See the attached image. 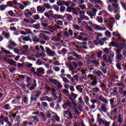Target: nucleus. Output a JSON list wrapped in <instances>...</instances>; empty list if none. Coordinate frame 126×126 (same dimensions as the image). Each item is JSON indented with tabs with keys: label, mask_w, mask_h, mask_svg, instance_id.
I'll return each mask as SVG.
<instances>
[{
	"label": "nucleus",
	"mask_w": 126,
	"mask_h": 126,
	"mask_svg": "<svg viewBox=\"0 0 126 126\" xmlns=\"http://www.w3.org/2000/svg\"><path fill=\"white\" fill-rule=\"evenodd\" d=\"M87 14H88V15H89V16H90L91 18L92 19H93V16H95V15H94V14H93L92 12H90L87 11L86 12Z\"/></svg>",
	"instance_id": "40"
},
{
	"label": "nucleus",
	"mask_w": 126,
	"mask_h": 126,
	"mask_svg": "<svg viewBox=\"0 0 126 126\" xmlns=\"http://www.w3.org/2000/svg\"><path fill=\"white\" fill-rule=\"evenodd\" d=\"M102 90L104 91L105 89H106V86L104 84H101L100 87H99Z\"/></svg>",
	"instance_id": "54"
},
{
	"label": "nucleus",
	"mask_w": 126,
	"mask_h": 126,
	"mask_svg": "<svg viewBox=\"0 0 126 126\" xmlns=\"http://www.w3.org/2000/svg\"><path fill=\"white\" fill-rule=\"evenodd\" d=\"M64 16H67L66 19L67 20H69V21H71L72 19V16L70 14H65Z\"/></svg>",
	"instance_id": "33"
},
{
	"label": "nucleus",
	"mask_w": 126,
	"mask_h": 126,
	"mask_svg": "<svg viewBox=\"0 0 126 126\" xmlns=\"http://www.w3.org/2000/svg\"><path fill=\"white\" fill-rule=\"evenodd\" d=\"M8 63L9 64H11V65H13V66H16V62L12 59H9Z\"/></svg>",
	"instance_id": "19"
},
{
	"label": "nucleus",
	"mask_w": 126,
	"mask_h": 126,
	"mask_svg": "<svg viewBox=\"0 0 126 126\" xmlns=\"http://www.w3.org/2000/svg\"><path fill=\"white\" fill-rule=\"evenodd\" d=\"M107 10L108 11H110V12H113V7L111 5H108L107 6Z\"/></svg>",
	"instance_id": "47"
},
{
	"label": "nucleus",
	"mask_w": 126,
	"mask_h": 126,
	"mask_svg": "<svg viewBox=\"0 0 126 126\" xmlns=\"http://www.w3.org/2000/svg\"><path fill=\"white\" fill-rule=\"evenodd\" d=\"M32 119H33V121L34 122H35V123H39V119H38V117L33 116Z\"/></svg>",
	"instance_id": "49"
},
{
	"label": "nucleus",
	"mask_w": 126,
	"mask_h": 126,
	"mask_svg": "<svg viewBox=\"0 0 126 126\" xmlns=\"http://www.w3.org/2000/svg\"><path fill=\"white\" fill-rule=\"evenodd\" d=\"M68 97H69L70 100L71 101H74L75 99H76V96L75 95H68Z\"/></svg>",
	"instance_id": "31"
},
{
	"label": "nucleus",
	"mask_w": 126,
	"mask_h": 126,
	"mask_svg": "<svg viewBox=\"0 0 126 126\" xmlns=\"http://www.w3.org/2000/svg\"><path fill=\"white\" fill-rule=\"evenodd\" d=\"M53 40L55 42H59V43H63V37L62 36L61 33H59L57 36H55L53 38Z\"/></svg>",
	"instance_id": "3"
},
{
	"label": "nucleus",
	"mask_w": 126,
	"mask_h": 126,
	"mask_svg": "<svg viewBox=\"0 0 126 126\" xmlns=\"http://www.w3.org/2000/svg\"><path fill=\"white\" fill-rule=\"evenodd\" d=\"M78 105L79 106H80V107H82L83 106V99H82V97H80L78 99Z\"/></svg>",
	"instance_id": "30"
},
{
	"label": "nucleus",
	"mask_w": 126,
	"mask_h": 126,
	"mask_svg": "<svg viewBox=\"0 0 126 126\" xmlns=\"http://www.w3.org/2000/svg\"><path fill=\"white\" fill-rule=\"evenodd\" d=\"M33 18L35 20H39V19H40V16L38 14H36L34 16Z\"/></svg>",
	"instance_id": "55"
},
{
	"label": "nucleus",
	"mask_w": 126,
	"mask_h": 126,
	"mask_svg": "<svg viewBox=\"0 0 126 126\" xmlns=\"http://www.w3.org/2000/svg\"><path fill=\"white\" fill-rule=\"evenodd\" d=\"M68 107H71V104L68 101L65 102L63 105V108L64 110H66Z\"/></svg>",
	"instance_id": "9"
},
{
	"label": "nucleus",
	"mask_w": 126,
	"mask_h": 126,
	"mask_svg": "<svg viewBox=\"0 0 126 126\" xmlns=\"http://www.w3.org/2000/svg\"><path fill=\"white\" fill-rule=\"evenodd\" d=\"M98 15H101L102 17H108L109 16V14L105 11H100V12L98 13Z\"/></svg>",
	"instance_id": "12"
},
{
	"label": "nucleus",
	"mask_w": 126,
	"mask_h": 126,
	"mask_svg": "<svg viewBox=\"0 0 126 126\" xmlns=\"http://www.w3.org/2000/svg\"><path fill=\"white\" fill-rule=\"evenodd\" d=\"M107 108L104 105H101L100 108L99 109V111L103 114V113H107Z\"/></svg>",
	"instance_id": "14"
},
{
	"label": "nucleus",
	"mask_w": 126,
	"mask_h": 126,
	"mask_svg": "<svg viewBox=\"0 0 126 126\" xmlns=\"http://www.w3.org/2000/svg\"><path fill=\"white\" fill-rule=\"evenodd\" d=\"M115 18L117 20H120L121 18V15H120L119 13L116 14L115 15Z\"/></svg>",
	"instance_id": "58"
},
{
	"label": "nucleus",
	"mask_w": 126,
	"mask_h": 126,
	"mask_svg": "<svg viewBox=\"0 0 126 126\" xmlns=\"http://www.w3.org/2000/svg\"><path fill=\"white\" fill-rule=\"evenodd\" d=\"M61 54L62 55H63V56H64V55L66 54V49L63 48L61 51Z\"/></svg>",
	"instance_id": "43"
},
{
	"label": "nucleus",
	"mask_w": 126,
	"mask_h": 126,
	"mask_svg": "<svg viewBox=\"0 0 126 126\" xmlns=\"http://www.w3.org/2000/svg\"><path fill=\"white\" fill-rule=\"evenodd\" d=\"M45 49L47 56H49V57H55L56 52L51 50V49H50L49 47L46 48Z\"/></svg>",
	"instance_id": "4"
},
{
	"label": "nucleus",
	"mask_w": 126,
	"mask_h": 126,
	"mask_svg": "<svg viewBox=\"0 0 126 126\" xmlns=\"http://www.w3.org/2000/svg\"><path fill=\"white\" fill-rule=\"evenodd\" d=\"M3 35L6 37V38H8L10 37V34L8 32H3Z\"/></svg>",
	"instance_id": "50"
},
{
	"label": "nucleus",
	"mask_w": 126,
	"mask_h": 126,
	"mask_svg": "<svg viewBox=\"0 0 126 126\" xmlns=\"http://www.w3.org/2000/svg\"><path fill=\"white\" fill-rule=\"evenodd\" d=\"M50 81H51V82L55 84V85H57L59 82V81H57V80L56 79L53 80V79H50Z\"/></svg>",
	"instance_id": "39"
},
{
	"label": "nucleus",
	"mask_w": 126,
	"mask_h": 126,
	"mask_svg": "<svg viewBox=\"0 0 126 126\" xmlns=\"http://www.w3.org/2000/svg\"><path fill=\"white\" fill-rule=\"evenodd\" d=\"M44 8H47V9H53V7H52V6H51V5L48 3H46L44 4Z\"/></svg>",
	"instance_id": "24"
},
{
	"label": "nucleus",
	"mask_w": 126,
	"mask_h": 126,
	"mask_svg": "<svg viewBox=\"0 0 126 126\" xmlns=\"http://www.w3.org/2000/svg\"><path fill=\"white\" fill-rule=\"evenodd\" d=\"M73 28L75 30H80V27H79V26L77 25H73Z\"/></svg>",
	"instance_id": "42"
},
{
	"label": "nucleus",
	"mask_w": 126,
	"mask_h": 126,
	"mask_svg": "<svg viewBox=\"0 0 126 126\" xmlns=\"http://www.w3.org/2000/svg\"><path fill=\"white\" fill-rule=\"evenodd\" d=\"M65 5H66V6H67V7H70V6H74L75 4H74V3L70 1H65Z\"/></svg>",
	"instance_id": "15"
},
{
	"label": "nucleus",
	"mask_w": 126,
	"mask_h": 126,
	"mask_svg": "<svg viewBox=\"0 0 126 126\" xmlns=\"http://www.w3.org/2000/svg\"><path fill=\"white\" fill-rule=\"evenodd\" d=\"M48 28L49 29L50 32L52 33H54L55 31L54 30H57V29H62V27L58 25H55L53 28H52V26H49L48 27Z\"/></svg>",
	"instance_id": "5"
},
{
	"label": "nucleus",
	"mask_w": 126,
	"mask_h": 126,
	"mask_svg": "<svg viewBox=\"0 0 126 126\" xmlns=\"http://www.w3.org/2000/svg\"><path fill=\"white\" fill-rule=\"evenodd\" d=\"M9 44L13 47H16V46H17V44H16L14 41L11 40L9 41Z\"/></svg>",
	"instance_id": "48"
},
{
	"label": "nucleus",
	"mask_w": 126,
	"mask_h": 126,
	"mask_svg": "<svg viewBox=\"0 0 126 126\" xmlns=\"http://www.w3.org/2000/svg\"><path fill=\"white\" fill-rule=\"evenodd\" d=\"M65 11V7L62 6L60 7L61 12H64Z\"/></svg>",
	"instance_id": "59"
},
{
	"label": "nucleus",
	"mask_w": 126,
	"mask_h": 126,
	"mask_svg": "<svg viewBox=\"0 0 126 126\" xmlns=\"http://www.w3.org/2000/svg\"><path fill=\"white\" fill-rule=\"evenodd\" d=\"M88 78L91 80V81H93L94 80H96L97 78L95 76L93 75H88Z\"/></svg>",
	"instance_id": "20"
},
{
	"label": "nucleus",
	"mask_w": 126,
	"mask_h": 126,
	"mask_svg": "<svg viewBox=\"0 0 126 126\" xmlns=\"http://www.w3.org/2000/svg\"><path fill=\"white\" fill-rule=\"evenodd\" d=\"M73 111H74L75 115H78L80 113H79V111L81 112V108L80 107L77 106V107H73L72 109L70 107H69L67 110L63 112V116H67V119L69 121H71L72 119H73V115L74 113H72Z\"/></svg>",
	"instance_id": "1"
},
{
	"label": "nucleus",
	"mask_w": 126,
	"mask_h": 126,
	"mask_svg": "<svg viewBox=\"0 0 126 126\" xmlns=\"http://www.w3.org/2000/svg\"><path fill=\"white\" fill-rule=\"evenodd\" d=\"M81 18L84 19V20H89V17L84 15H81Z\"/></svg>",
	"instance_id": "45"
},
{
	"label": "nucleus",
	"mask_w": 126,
	"mask_h": 126,
	"mask_svg": "<svg viewBox=\"0 0 126 126\" xmlns=\"http://www.w3.org/2000/svg\"><path fill=\"white\" fill-rule=\"evenodd\" d=\"M76 89L80 93H82V92H83V88H82V86H81V85L76 86Z\"/></svg>",
	"instance_id": "18"
},
{
	"label": "nucleus",
	"mask_w": 126,
	"mask_h": 126,
	"mask_svg": "<svg viewBox=\"0 0 126 126\" xmlns=\"http://www.w3.org/2000/svg\"><path fill=\"white\" fill-rule=\"evenodd\" d=\"M53 8H54L55 10L57 11V12H59L60 11V7L59 6L54 4L53 5Z\"/></svg>",
	"instance_id": "35"
},
{
	"label": "nucleus",
	"mask_w": 126,
	"mask_h": 126,
	"mask_svg": "<svg viewBox=\"0 0 126 126\" xmlns=\"http://www.w3.org/2000/svg\"><path fill=\"white\" fill-rule=\"evenodd\" d=\"M108 40V38L104 37L102 38L100 41H99V44L101 46H103L104 45V43H105V41H107Z\"/></svg>",
	"instance_id": "23"
},
{
	"label": "nucleus",
	"mask_w": 126,
	"mask_h": 126,
	"mask_svg": "<svg viewBox=\"0 0 126 126\" xmlns=\"http://www.w3.org/2000/svg\"><path fill=\"white\" fill-rule=\"evenodd\" d=\"M42 100H43V101H48V102H52V101H53V99H52V98L48 96L43 97L42 98Z\"/></svg>",
	"instance_id": "25"
},
{
	"label": "nucleus",
	"mask_w": 126,
	"mask_h": 126,
	"mask_svg": "<svg viewBox=\"0 0 126 126\" xmlns=\"http://www.w3.org/2000/svg\"><path fill=\"white\" fill-rule=\"evenodd\" d=\"M57 4L59 6L63 5L64 4L65 5V1H57Z\"/></svg>",
	"instance_id": "38"
},
{
	"label": "nucleus",
	"mask_w": 126,
	"mask_h": 126,
	"mask_svg": "<svg viewBox=\"0 0 126 126\" xmlns=\"http://www.w3.org/2000/svg\"><path fill=\"white\" fill-rule=\"evenodd\" d=\"M73 10H74L73 13H74V14L78 15V14H79L80 13L79 10H80V9L79 8H74V9H73Z\"/></svg>",
	"instance_id": "22"
},
{
	"label": "nucleus",
	"mask_w": 126,
	"mask_h": 126,
	"mask_svg": "<svg viewBox=\"0 0 126 126\" xmlns=\"http://www.w3.org/2000/svg\"><path fill=\"white\" fill-rule=\"evenodd\" d=\"M97 100L99 101H101L106 105H108V101L107 99H105V98L103 97L101 95L97 98Z\"/></svg>",
	"instance_id": "11"
},
{
	"label": "nucleus",
	"mask_w": 126,
	"mask_h": 126,
	"mask_svg": "<svg viewBox=\"0 0 126 126\" xmlns=\"http://www.w3.org/2000/svg\"><path fill=\"white\" fill-rule=\"evenodd\" d=\"M90 2H92L94 4H96V3H100L101 2V0H89Z\"/></svg>",
	"instance_id": "28"
},
{
	"label": "nucleus",
	"mask_w": 126,
	"mask_h": 126,
	"mask_svg": "<svg viewBox=\"0 0 126 126\" xmlns=\"http://www.w3.org/2000/svg\"><path fill=\"white\" fill-rule=\"evenodd\" d=\"M32 27L36 30H40L41 29V25H40V23L33 24L32 25Z\"/></svg>",
	"instance_id": "16"
},
{
	"label": "nucleus",
	"mask_w": 126,
	"mask_h": 126,
	"mask_svg": "<svg viewBox=\"0 0 126 126\" xmlns=\"http://www.w3.org/2000/svg\"><path fill=\"white\" fill-rule=\"evenodd\" d=\"M33 82H34V84L33 85L32 87H30V90H34V89H35V87H36V86H37V84L36 83L35 80H33Z\"/></svg>",
	"instance_id": "32"
},
{
	"label": "nucleus",
	"mask_w": 126,
	"mask_h": 126,
	"mask_svg": "<svg viewBox=\"0 0 126 126\" xmlns=\"http://www.w3.org/2000/svg\"><path fill=\"white\" fill-rule=\"evenodd\" d=\"M25 31L27 35H29V34H32V32H31V30L30 29H25Z\"/></svg>",
	"instance_id": "41"
},
{
	"label": "nucleus",
	"mask_w": 126,
	"mask_h": 126,
	"mask_svg": "<svg viewBox=\"0 0 126 126\" xmlns=\"http://www.w3.org/2000/svg\"><path fill=\"white\" fill-rule=\"evenodd\" d=\"M55 25H60V26H63V21L61 20H58L57 22V23Z\"/></svg>",
	"instance_id": "44"
},
{
	"label": "nucleus",
	"mask_w": 126,
	"mask_h": 126,
	"mask_svg": "<svg viewBox=\"0 0 126 126\" xmlns=\"http://www.w3.org/2000/svg\"><path fill=\"white\" fill-rule=\"evenodd\" d=\"M51 122L52 123H56L57 122L59 123L60 122V117L58 115H54L52 116V119H51Z\"/></svg>",
	"instance_id": "13"
},
{
	"label": "nucleus",
	"mask_w": 126,
	"mask_h": 126,
	"mask_svg": "<svg viewBox=\"0 0 126 126\" xmlns=\"http://www.w3.org/2000/svg\"><path fill=\"white\" fill-rule=\"evenodd\" d=\"M92 82H90L89 83L90 86H95L97 85V80H94V81H92Z\"/></svg>",
	"instance_id": "26"
},
{
	"label": "nucleus",
	"mask_w": 126,
	"mask_h": 126,
	"mask_svg": "<svg viewBox=\"0 0 126 126\" xmlns=\"http://www.w3.org/2000/svg\"><path fill=\"white\" fill-rule=\"evenodd\" d=\"M110 122H108L105 121L103 125L104 126H110Z\"/></svg>",
	"instance_id": "63"
},
{
	"label": "nucleus",
	"mask_w": 126,
	"mask_h": 126,
	"mask_svg": "<svg viewBox=\"0 0 126 126\" xmlns=\"http://www.w3.org/2000/svg\"><path fill=\"white\" fill-rule=\"evenodd\" d=\"M18 5H19L20 9L23 10L24 8H25V6H24L23 4H21V3H18Z\"/></svg>",
	"instance_id": "51"
},
{
	"label": "nucleus",
	"mask_w": 126,
	"mask_h": 126,
	"mask_svg": "<svg viewBox=\"0 0 126 126\" xmlns=\"http://www.w3.org/2000/svg\"><path fill=\"white\" fill-rule=\"evenodd\" d=\"M7 7V5H0V9L1 11H3V10H5V8Z\"/></svg>",
	"instance_id": "36"
},
{
	"label": "nucleus",
	"mask_w": 126,
	"mask_h": 126,
	"mask_svg": "<svg viewBox=\"0 0 126 126\" xmlns=\"http://www.w3.org/2000/svg\"><path fill=\"white\" fill-rule=\"evenodd\" d=\"M36 10L39 13H43L45 11V10H46V8H45V7L42 5H39L37 6Z\"/></svg>",
	"instance_id": "6"
},
{
	"label": "nucleus",
	"mask_w": 126,
	"mask_h": 126,
	"mask_svg": "<svg viewBox=\"0 0 126 126\" xmlns=\"http://www.w3.org/2000/svg\"><path fill=\"white\" fill-rule=\"evenodd\" d=\"M106 36L107 37H108L109 38H111V32H109L108 31H107L105 32Z\"/></svg>",
	"instance_id": "56"
},
{
	"label": "nucleus",
	"mask_w": 126,
	"mask_h": 126,
	"mask_svg": "<svg viewBox=\"0 0 126 126\" xmlns=\"http://www.w3.org/2000/svg\"><path fill=\"white\" fill-rule=\"evenodd\" d=\"M93 90L94 92L95 93H97V92H99V91H100L99 88H97V87L94 88Z\"/></svg>",
	"instance_id": "60"
},
{
	"label": "nucleus",
	"mask_w": 126,
	"mask_h": 126,
	"mask_svg": "<svg viewBox=\"0 0 126 126\" xmlns=\"http://www.w3.org/2000/svg\"><path fill=\"white\" fill-rule=\"evenodd\" d=\"M45 69L43 67H39L36 69V71L35 72V74L37 75V76L41 77L43 74H45Z\"/></svg>",
	"instance_id": "2"
},
{
	"label": "nucleus",
	"mask_w": 126,
	"mask_h": 126,
	"mask_svg": "<svg viewBox=\"0 0 126 126\" xmlns=\"http://www.w3.org/2000/svg\"><path fill=\"white\" fill-rule=\"evenodd\" d=\"M32 41L33 42H38L40 41V39H39V38L37 37H34L33 39H32Z\"/></svg>",
	"instance_id": "62"
},
{
	"label": "nucleus",
	"mask_w": 126,
	"mask_h": 126,
	"mask_svg": "<svg viewBox=\"0 0 126 126\" xmlns=\"http://www.w3.org/2000/svg\"><path fill=\"white\" fill-rule=\"evenodd\" d=\"M45 88L46 90H48V91H51L52 92V95H56L57 94V90H56V89L55 88H52L51 89V88L48 86L45 87Z\"/></svg>",
	"instance_id": "8"
},
{
	"label": "nucleus",
	"mask_w": 126,
	"mask_h": 126,
	"mask_svg": "<svg viewBox=\"0 0 126 126\" xmlns=\"http://www.w3.org/2000/svg\"><path fill=\"white\" fill-rule=\"evenodd\" d=\"M7 6H10V7H12V6H13V3L10 1L7 2Z\"/></svg>",
	"instance_id": "52"
},
{
	"label": "nucleus",
	"mask_w": 126,
	"mask_h": 126,
	"mask_svg": "<svg viewBox=\"0 0 126 126\" xmlns=\"http://www.w3.org/2000/svg\"><path fill=\"white\" fill-rule=\"evenodd\" d=\"M96 75H97V76H101L103 75V72H102L101 71L98 70L97 71Z\"/></svg>",
	"instance_id": "53"
},
{
	"label": "nucleus",
	"mask_w": 126,
	"mask_h": 126,
	"mask_svg": "<svg viewBox=\"0 0 126 126\" xmlns=\"http://www.w3.org/2000/svg\"><path fill=\"white\" fill-rule=\"evenodd\" d=\"M112 5L115 9L114 13H117L118 10H120V5L117 3H113Z\"/></svg>",
	"instance_id": "7"
},
{
	"label": "nucleus",
	"mask_w": 126,
	"mask_h": 126,
	"mask_svg": "<svg viewBox=\"0 0 126 126\" xmlns=\"http://www.w3.org/2000/svg\"><path fill=\"white\" fill-rule=\"evenodd\" d=\"M93 28L94 29H96V30H101V27L96 24L93 25Z\"/></svg>",
	"instance_id": "34"
},
{
	"label": "nucleus",
	"mask_w": 126,
	"mask_h": 126,
	"mask_svg": "<svg viewBox=\"0 0 126 126\" xmlns=\"http://www.w3.org/2000/svg\"><path fill=\"white\" fill-rule=\"evenodd\" d=\"M71 55H72L73 56H74V57H75V58H76L78 60L81 59V56H80V55L77 54L76 53V52H72L71 53Z\"/></svg>",
	"instance_id": "21"
},
{
	"label": "nucleus",
	"mask_w": 126,
	"mask_h": 126,
	"mask_svg": "<svg viewBox=\"0 0 126 126\" xmlns=\"http://www.w3.org/2000/svg\"><path fill=\"white\" fill-rule=\"evenodd\" d=\"M57 86L59 89H61V88H63V85H62V84L60 82H58V83L57 85Z\"/></svg>",
	"instance_id": "57"
},
{
	"label": "nucleus",
	"mask_w": 126,
	"mask_h": 126,
	"mask_svg": "<svg viewBox=\"0 0 126 126\" xmlns=\"http://www.w3.org/2000/svg\"><path fill=\"white\" fill-rule=\"evenodd\" d=\"M1 52H2V53H5V54H7V55H9V54H11L9 51L6 50V49H5L3 47L1 48Z\"/></svg>",
	"instance_id": "27"
},
{
	"label": "nucleus",
	"mask_w": 126,
	"mask_h": 126,
	"mask_svg": "<svg viewBox=\"0 0 126 126\" xmlns=\"http://www.w3.org/2000/svg\"><path fill=\"white\" fill-rule=\"evenodd\" d=\"M63 81L65 84L68 83L69 82V80H68V79H67V78H63Z\"/></svg>",
	"instance_id": "61"
},
{
	"label": "nucleus",
	"mask_w": 126,
	"mask_h": 126,
	"mask_svg": "<svg viewBox=\"0 0 126 126\" xmlns=\"http://www.w3.org/2000/svg\"><path fill=\"white\" fill-rule=\"evenodd\" d=\"M4 108L5 109V110H6L7 111H9V110H10V106H9V104H5L4 106Z\"/></svg>",
	"instance_id": "46"
},
{
	"label": "nucleus",
	"mask_w": 126,
	"mask_h": 126,
	"mask_svg": "<svg viewBox=\"0 0 126 126\" xmlns=\"http://www.w3.org/2000/svg\"><path fill=\"white\" fill-rule=\"evenodd\" d=\"M106 121L103 120L102 118H99L97 119V122H98L99 125H103Z\"/></svg>",
	"instance_id": "37"
},
{
	"label": "nucleus",
	"mask_w": 126,
	"mask_h": 126,
	"mask_svg": "<svg viewBox=\"0 0 126 126\" xmlns=\"http://www.w3.org/2000/svg\"><path fill=\"white\" fill-rule=\"evenodd\" d=\"M28 48H29L28 45H24L23 46V50H25V51H28Z\"/></svg>",
	"instance_id": "64"
},
{
	"label": "nucleus",
	"mask_w": 126,
	"mask_h": 126,
	"mask_svg": "<svg viewBox=\"0 0 126 126\" xmlns=\"http://www.w3.org/2000/svg\"><path fill=\"white\" fill-rule=\"evenodd\" d=\"M117 39L121 43H126V39H125L123 36H121V34H118V38H117Z\"/></svg>",
	"instance_id": "17"
},
{
	"label": "nucleus",
	"mask_w": 126,
	"mask_h": 126,
	"mask_svg": "<svg viewBox=\"0 0 126 126\" xmlns=\"http://www.w3.org/2000/svg\"><path fill=\"white\" fill-rule=\"evenodd\" d=\"M63 34L65 37H69V36H72L73 35V32L71 30H69L68 32H64Z\"/></svg>",
	"instance_id": "10"
},
{
	"label": "nucleus",
	"mask_w": 126,
	"mask_h": 126,
	"mask_svg": "<svg viewBox=\"0 0 126 126\" xmlns=\"http://www.w3.org/2000/svg\"><path fill=\"white\" fill-rule=\"evenodd\" d=\"M38 98H39V95H32L31 97L32 101H37Z\"/></svg>",
	"instance_id": "29"
}]
</instances>
